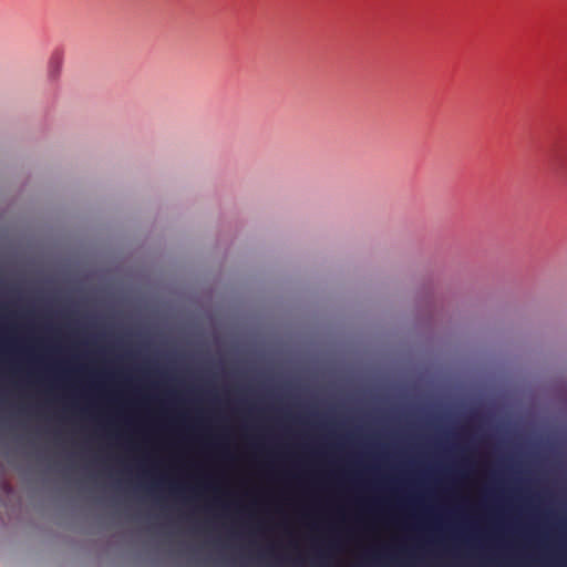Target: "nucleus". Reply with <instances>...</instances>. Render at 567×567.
Instances as JSON below:
<instances>
[{"label":"nucleus","instance_id":"nucleus-1","mask_svg":"<svg viewBox=\"0 0 567 567\" xmlns=\"http://www.w3.org/2000/svg\"><path fill=\"white\" fill-rule=\"evenodd\" d=\"M60 66H61V59L58 55L53 56L52 60L50 61V74L52 76H56V74L59 73Z\"/></svg>","mask_w":567,"mask_h":567},{"label":"nucleus","instance_id":"nucleus-2","mask_svg":"<svg viewBox=\"0 0 567 567\" xmlns=\"http://www.w3.org/2000/svg\"><path fill=\"white\" fill-rule=\"evenodd\" d=\"M558 169L564 177H567V159L560 161Z\"/></svg>","mask_w":567,"mask_h":567}]
</instances>
